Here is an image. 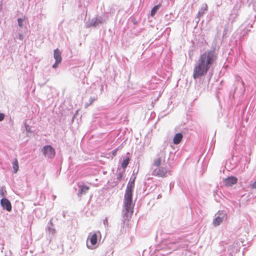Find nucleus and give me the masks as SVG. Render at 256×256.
<instances>
[{"label":"nucleus","instance_id":"nucleus-15","mask_svg":"<svg viewBox=\"0 0 256 256\" xmlns=\"http://www.w3.org/2000/svg\"><path fill=\"white\" fill-rule=\"evenodd\" d=\"M160 4L159 5H157V6H154L152 10V11H151V16H154L155 14H156L157 10H158L159 8V7H160Z\"/></svg>","mask_w":256,"mask_h":256},{"label":"nucleus","instance_id":"nucleus-10","mask_svg":"<svg viewBox=\"0 0 256 256\" xmlns=\"http://www.w3.org/2000/svg\"><path fill=\"white\" fill-rule=\"evenodd\" d=\"M223 218L220 216L216 217L213 220L212 224L214 226H219L223 221Z\"/></svg>","mask_w":256,"mask_h":256},{"label":"nucleus","instance_id":"nucleus-6","mask_svg":"<svg viewBox=\"0 0 256 256\" xmlns=\"http://www.w3.org/2000/svg\"><path fill=\"white\" fill-rule=\"evenodd\" d=\"M0 204L4 209L8 212L12 210V204L6 198H2L0 200Z\"/></svg>","mask_w":256,"mask_h":256},{"label":"nucleus","instance_id":"nucleus-3","mask_svg":"<svg viewBox=\"0 0 256 256\" xmlns=\"http://www.w3.org/2000/svg\"><path fill=\"white\" fill-rule=\"evenodd\" d=\"M42 152L44 154L49 158H52L55 156L54 150L50 145L44 146Z\"/></svg>","mask_w":256,"mask_h":256},{"label":"nucleus","instance_id":"nucleus-11","mask_svg":"<svg viewBox=\"0 0 256 256\" xmlns=\"http://www.w3.org/2000/svg\"><path fill=\"white\" fill-rule=\"evenodd\" d=\"M134 186V180L130 181L128 184L126 191L132 192V190Z\"/></svg>","mask_w":256,"mask_h":256},{"label":"nucleus","instance_id":"nucleus-24","mask_svg":"<svg viewBox=\"0 0 256 256\" xmlns=\"http://www.w3.org/2000/svg\"><path fill=\"white\" fill-rule=\"evenodd\" d=\"M1 194H2V196H4V194H3V192H2V193H1Z\"/></svg>","mask_w":256,"mask_h":256},{"label":"nucleus","instance_id":"nucleus-16","mask_svg":"<svg viewBox=\"0 0 256 256\" xmlns=\"http://www.w3.org/2000/svg\"><path fill=\"white\" fill-rule=\"evenodd\" d=\"M89 190V187L86 186H82L80 188V192L86 193L87 191Z\"/></svg>","mask_w":256,"mask_h":256},{"label":"nucleus","instance_id":"nucleus-22","mask_svg":"<svg viewBox=\"0 0 256 256\" xmlns=\"http://www.w3.org/2000/svg\"><path fill=\"white\" fill-rule=\"evenodd\" d=\"M19 38H20V40H22L23 39V36H22V34H20L19 35Z\"/></svg>","mask_w":256,"mask_h":256},{"label":"nucleus","instance_id":"nucleus-18","mask_svg":"<svg viewBox=\"0 0 256 256\" xmlns=\"http://www.w3.org/2000/svg\"><path fill=\"white\" fill-rule=\"evenodd\" d=\"M250 188L252 189L256 188V180L252 184H250Z\"/></svg>","mask_w":256,"mask_h":256},{"label":"nucleus","instance_id":"nucleus-4","mask_svg":"<svg viewBox=\"0 0 256 256\" xmlns=\"http://www.w3.org/2000/svg\"><path fill=\"white\" fill-rule=\"evenodd\" d=\"M168 171L166 168L161 167L159 168L154 170L152 172V175L158 177L164 178L166 176Z\"/></svg>","mask_w":256,"mask_h":256},{"label":"nucleus","instance_id":"nucleus-9","mask_svg":"<svg viewBox=\"0 0 256 256\" xmlns=\"http://www.w3.org/2000/svg\"><path fill=\"white\" fill-rule=\"evenodd\" d=\"M90 242L92 244V246H95L98 241V235L94 233L92 234V236L90 237Z\"/></svg>","mask_w":256,"mask_h":256},{"label":"nucleus","instance_id":"nucleus-7","mask_svg":"<svg viewBox=\"0 0 256 256\" xmlns=\"http://www.w3.org/2000/svg\"><path fill=\"white\" fill-rule=\"evenodd\" d=\"M182 134L180 133L176 134L174 138L173 142L174 144H178L180 142L182 138Z\"/></svg>","mask_w":256,"mask_h":256},{"label":"nucleus","instance_id":"nucleus-12","mask_svg":"<svg viewBox=\"0 0 256 256\" xmlns=\"http://www.w3.org/2000/svg\"><path fill=\"white\" fill-rule=\"evenodd\" d=\"M12 167L14 170V173H16L18 170V163L17 159L15 158L12 162Z\"/></svg>","mask_w":256,"mask_h":256},{"label":"nucleus","instance_id":"nucleus-5","mask_svg":"<svg viewBox=\"0 0 256 256\" xmlns=\"http://www.w3.org/2000/svg\"><path fill=\"white\" fill-rule=\"evenodd\" d=\"M238 179L234 176H230L224 180V184L226 186H232L237 183Z\"/></svg>","mask_w":256,"mask_h":256},{"label":"nucleus","instance_id":"nucleus-21","mask_svg":"<svg viewBox=\"0 0 256 256\" xmlns=\"http://www.w3.org/2000/svg\"><path fill=\"white\" fill-rule=\"evenodd\" d=\"M60 63V62H58L56 61V62H55V64L52 66V67H53L54 68H56L58 66V65Z\"/></svg>","mask_w":256,"mask_h":256},{"label":"nucleus","instance_id":"nucleus-23","mask_svg":"<svg viewBox=\"0 0 256 256\" xmlns=\"http://www.w3.org/2000/svg\"><path fill=\"white\" fill-rule=\"evenodd\" d=\"M87 246H88V248H92H92H93L90 247V246H89L88 245V244H87Z\"/></svg>","mask_w":256,"mask_h":256},{"label":"nucleus","instance_id":"nucleus-8","mask_svg":"<svg viewBox=\"0 0 256 256\" xmlns=\"http://www.w3.org/2000/svg\"><path fill=\"white\" fill-rule=\"evenodd\" d=\"M54 57L56 60V61L58 62H62L61 53L58 49H56L54 50Z\"/></svg>","mask_w":256,"mask_h":256},{"label":"nucleus","instance_id":"nucleus-2","mask_svg":"<svg viewBox=\"0 0 256 256\" xmlns=\"http://www.w3.org/2000/svg\"><path fill=\"white\" fill-rule=\"evenodd\" d=\"M132 192L126 191L124 198L126 212L123 216L124 224L128 225V222L130 220L134 212V206L132 204Z\"/></svg>","mask_w":256,"mask_h":256},{"label":"nucleus","instance_id":"nucleus-14","mask_svg":"<svg viewBox=\"0 0 256 256\" xmlns=\"http://www.w3.org/2000/svg\"><path fill=\"white\" fill-rule=\"evenodd\" d=\"M129 162H130L129 158H126V159H124L123 160V162L122 164V167L124 169L126 168L127 167L128 165V164Z\"/></svg>","mask_w":256,"mask_h":256},{"label":"nucleus","instance_id":"nucleus-19","mask_svg":"<svg viewBox=\"0 0 256 256\" xmlns=\"http://www.w3.org/2000/svg\"><path fill=\"white\" fill-rule=\"evenodd\" d=\"M118 148L114 150L112 152V154L113 156H116L117 154Z\"/></svg>","mask_w":256,"mask_h":256},{"label":"nucleus","instance_id":"nucleus-1","mask_svg":"<svg viewBox=\"0 0 256 256\" xmlns=\"http://www.w3.org/2000/svg\"><path fill=\"white\" fill-rule=\"evenodd\" d=\"M216 58L214 50L206 51L200 55L194 66L193 78L196 79L206 75Z\"/></svg>","mask_w":256,"mask_h":256},{"label":"nucleus","instance_id":"nucleus-17","mask_svg":"<svg viewBox=\"0 0 256 256\" xmlns=\"http://www.w3.org/2000/svg\"><path fill=\"white\" fill-rule=\"evenodd\" d=\"M18 26L20 27H22V21H23L22 19L21 18H20L18 19Z\"/></svg>","mask_w":256,"mask_h":256},{"label":"nucleus","instance_id":"nucleus-13","mask_svg":"<svg viewBox=\"0 0 256 256\" xmlns=\"http://www.w3.org/2000/svg\"><path fill=\"white\" fill-rule=\"evenodd\" d=\"M162 158L159 157L154 160V165L155 166L158 167L160 165V164H162Z\"/></svg>","mask_w":256,"mask_h":256},{"label":"nucleus","instance_id":"nucleus-20","mask_svg":"<svg viewBox=\"0 0 256 256\" xmlns=\"http://www.w3.org/2000/svg\"><path fill=\"white\" fill-rule=\"evenodd\" d=\"M4 118V116L3 114L0 113V122Z\"/></svg>","mask_w":256,"mask_h":256}]
</instances>
